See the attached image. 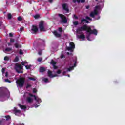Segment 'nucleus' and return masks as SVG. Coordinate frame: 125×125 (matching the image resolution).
I'll list each match as a JSON object with an SVG mask.
<instances>
[{"mask_svg":"<svg viewBox=\"0 0 125 125\" xmlns=\"http://www.w3.org/2000/svg\"><path fill=\"white\" fill-rule=\"evenodd\" d=\"M75 48V43L73 42H70L69 43V47H67L66 49L68 50V51H71L72 52L73 50Z\"/></svg>","mask_w":125,"mask_h":125,"instance_id":"1a4fd4ad","label":"nucleus"},{"mask_svg":"<svg viewBox=\"0 0 125 125\" xmlns=\"http://www.w3.org/2000/svg\"><path fill=\"white\" fill-rule=\"evenodd\" d=\"M51 64H52L54 69H57V66H55V64H56V62H55L54 61H53V60H51Z\"/></svg>","mask_w":125,"mask_h":125,"instance_id":"f3484780","label":"nucleus"},{"mask_svg":"<svg viewBox=\"0 0 125 125\" xmlns=\"http://www.w3.org/2000/svg\"><path fill=\"white\" fill-rule=\"evenodd\" d=\"M43 81L45 83H47V82H48V79L47 78H44Z\"/></svg>","mask_w":125,"mask_h":125,"instance_id":"e433bc0d","label":"nucleus"},{"mask_svg":"<svg viewBox=\"0 0 125 125\" xmlns=\"http://www.w3.org/2000/svg\"><path fill=\"white\" fill-rule=\"evenodd\" d=\"M44 71H45V70L44 69V68L43 67L40 68V72H41V73H42V72H44Z\"/></svg>","mask_w":125,"mask_h":125,"instance_id":"cd10ccee","label":"nucleus"},{"mask_svg":"<svg viewBox=\"0 0 125 125\" xmlns=\"http://www.w3.org/2000/svg\"><path fill=\"white\" fill-rule=\"evenodd\" d=\"M6 119L0 121V125H9L10 124V116H5Z\"/></svg>","mask_w":125,"mask_h":125,"instance_id":"7ed1b4c3","label":"nucleus"},{"mask_svg":"<svg viewBox=\"0 0 125 125\" xmlns=\"http://www.w3.org/2000/svg\"><path fill=\"white\" fill-rule=\"evenodd\" d=\"M62 7H63V9H64V10H65L66 11V12H69V9L68 8V5H67L66 4H64L62 5Z\"/></svg>","mask_w":125,"mask_h":125,"instance_id":"dca6fc26","label":"nucleus"},{"mask_svg":"<svg viewBox=\"0 0 125 125\" xmlns=\"http://www.w3.org/2000/svg\"><path fill=\"white\" fill-rule=\"evenodd\" d=\"M29 80H31V81H36L37 80V78L36 77H28Z\"/></svg>","mask_w":125,"mask_h":125,"instance_id":"a878e982","label":"nucleus"},{"mask_svg":"<svg viewBox=\"0 0 125 125\" xmlns=\"http://www.w3.org/2000/svg\"><path fill=\"white\" fill-rule=\"evenodd\" d=\"M85 1V0H73V2H84Z\"/></svg>","mask_w":125,"mask_h":125,"instance_id":"412c9836","label":"nucleus"},{"mask_svg":"<svg viewBox=\"0 0 125 125\" xmlns=\"http://www.w3.org/2000/svg\"><path fill=\"white\" fill-rule=\"evenodd\" d=\"M73 18H75V19H77V18H78V17L75 15H73Z\"/></svg>","mask_w":125,"mask_h":125,"instance_id":"49530a36","label":"nucleus"},{"mask_svg":"<svg viewBox=\"0 0 125 125\" xmlns=\"http://www.w3.org/2000/svg\"><path fill=\"white\" fill-rule=\"evenodd\" d=\"M86 9H88V8H89V6H86Z\"/></svg>","mask_w":125,"mask_h":125,"instance_id":"3c124183","label":"nucleus"},{"mask_svg":"<svg viewBox=\"0 0 125 125\" xmlns=\"http://www.w3.org/2000/svg\"><path fill=\"white\" fill-rule=\"evenodd\" d=\"M8 76V74L7 72H6L5 73V77H7Z\"/></svg>","mask_w":125,"mask_h":125,"instance_id":"de8ad7c7","label":"nucleus"},{"mask_svg":"<svg viewBox=\"0 0 125 125\" xmlns=\"http://www.w3.org/2000/svg\"><path fill=\"white\" fill-rule=\"evenodd\" d=\"M17 125H24V124H17Z\"/></svg>","mask_w":125,"mask_h":125,"instance_id":"864d4df0","label":"nucleus"},{"mask_svg":"<svg viewBox=\"0 0 125 125\" xmlns=\"http://www.w3.org/2000/svg\"><path fill=\"white\" fill-rule=\"evenodd\" d=\"M29 96H31L32 97L34 96V95H33V94H32L31 93H25L24 94V97H27V98L26 99L27 102H29V103H31V102H33V99H32V98H31V97H29Z\"/></svg>","mask_w":125,"mask_h":125,"instance_id":"0eeeda50","label":"nucleus"},{"mask_svg":"<svg viewBox=\"0 0 125 125\" xmlns=\"http://www.w3.org/2000/svg\"><path fill=\"white\" fill-rule=\"evenodd\" d=\"M92 28H93V27L84 25L77 29V33L81 34L82 31H86V38H87V40L88 41H93L94 38H91V34H93L94 35H95V36L97 35V30L95 29L92 30Z\"/></svg>","mask_w":125,"mask_h":125,"instance_id":"f257e3e1","label":"nucleus"},{"mask_svg":"<svg viewBox=\"0 0 125 125\" xmlns=\"http://www.w3.org/2000/svg\"><path fill=\"white\" fill-rule=\"evenodd\" d=\"M58 16L59 17H60V18H61V22L62 23H67V19H66V17L64 16V15L59 14Z\"/></svg>","mask_w":125,"mask_h":125,"instance_id":"9d476101","label":"nucleus"},{"mask_svg":"<svg viewBox=\"0 0 125 125\" xmlns=\"http://www.w3.org/2000/svg\"><path fill=\"white\" fill-rule=\"evenodd\" d=\"M82 23H83V22L84 23H86L87 24H88V21H87V20H86V19H83L81 21Z\"/></svg>","mask_w":125,"mask_h":125,"instance_id":"393cba45","label":"nucleus"},{"mask_svg":"<svg viewBox=\"0 0 125 125\" xmlns=\"http://www.w3.org/2000/svg\"><path fill=\"white\" fill-rule=\"evenodd\" d=\"M59 31L62 32V28H61V27L59 28Z\"/></svg>","mask_w":125,"mask_h":125,"instance_id":"c03bdc74","label":"nucleus"},{"mask_svg":"<svg viewBox=\"0 0 125 125\" xmlns=\"http://www.w3.org/2000/svg\"><path fill=\"white\" fill-rule=\"evenodd\" d=\"M30 32L32 34H36V33H37V32H38V27L35 25L32 26V27H31Z\"/></svg>","mask_w":125,"mask_h":125,"instance_id":"ddd939ff","label":"nucleus"},{"mask_svg":"<svg viewBox=\"0 0 125 125\" xmlns=\"http://www.w3.org/2000/svg\"><path fill=\"white\" fill-rule=\"evenodd\" d=\"M15 69L17 73H23V71H21V70H23V66H22L21 64L16 63Z\"/></svg>","mask_w":125,"mask_h":125,"instance_id":"6e6552de","label":"nucleus"},{"mask_svg":"<svg viewBox=\"0 0 125 125\" xmlns=\"http://www.w3.org/2000/svg\"><path fill=\"white\" fill-rule=\"evenodd\" d=\"M34 17L35 19H38V18H40V15H36L34 16Z\"/></svg>","mask_w":125,"mask_h":125,"instance_id":"c756f323","label":"nucleus"},{"mask_svg":"<svg viewBox=\"0 0 125 125\" xmlns=\"http://www.w3.org/2000/svg\"><path fill=\"white\" fill-rule=\"evenodd\" d=\"M34 96L35 100L36 101L37 104H40V103L42 102V100H41V99H40V98H39L38 96Z\"/></svg>","mask_w":125,"mask_h":125,"instance_id":"2eb2a0df","label":"nucleus"},{"mask_svg":"<svg viewBox=\"0 0 125 125\" xmlns=\"http://www.w3.org/2000/svg\"><path fill=\"white\" fill-rule=\"evenodd\" d=\"M21 64L23 66H25V68H26V70H30V69H31V68L32 67L31 65H27L28 62H27V61H26L22 62H21Z\"/></svg>","mask_w":125,"mask_h":125,"instance_id":"9b49d317","label":"nucleus"},{"mask_svg":"<svg viewBox=\"0 0 125 125\" xmlns=\"http://www.w3.org/2000/svg\"><path fill=\"white\" fill-rule=\"evenodd\" d=\"M38 54H39V55H42V53H41L40 52H39L38 53Z\"/></svg>","mask_w":125,"mask_h":125,"instance_id":"603ef678","label":"nucleus"},{"mask_svg":"<svg viewBox=\"0 0 125 125\" xmlns=\"http://www.w3.org/2000/svg\"><path fill=\"white\" fill-rule=\"evenodd\" d=\"M10 93L7 89H5L0 93V101H5L9 98Z\"/></svg>","mask_w":125,"mask_h":125,"instance_id":"f03ea898","label":"nucleus"},{"mask_svg":"<svg viewBox=\"0 0 125 125\" xmlns=\"http://www.w3.org/2000/svg\"><path fill=\"white\" fill-rule=\"evenodd\" d=\"M11 50H12V49H11V48H6L4 50V52H9L10 51H11Z\"/></svg>","mask_w":125,"mask_h":125,"instance_id":"b1692460","label":"nucleus"},{"mask_svg":"<svg viewBox=\"0 0 125 125\" xmlns=\"http://www.w3.org/2000/svg\"><path fill=\"white\" fill-rule=\"evenodd\" d=\"M68 77H70V75L69 74L68 75Z\"/></svg>","mask_w":125,"mask_h":125,"instance_id":"4d7b16f0","label":"nucleus"},{"mask_svg":"<svg viewBox=\"0 0 125 125\" xmlns=\"http://www.w3.org/2000/svg\"><path fill=\"white\" fill-rule=\"evenodd\" d=\"M96 19H97V20L100 19V16H98V17L96 18Z\"/></svg>","mask_w":125,"mask_h":125,"instance_id":"09e8293b","label":"nucleus"},{"mask_svg":"<svg viewBox=\"0 0 125 125\" xmlns=\"http://www.w3.org/2000/svg\"><path fill=\"white\" fill-rule=\"evenodd\" d=\"M31 86V85L28 84L27 86V88H28V87H30Z\"/></svg>","mask_w":125,"mask_h":125,"instance_id":"8fccbe9b","label":"nucleus"},{"mask_svg":"<svg viewBox=\"0 0 125 125\" xmlns=\"http://www.w3.org/2000/svg\"><path fill=\"white\" fill-rule=\"evenodd\" d=\"M24 27H21L20 28V31H21V32H22V31H24Z\"/></svg>","mask_w":125,"mask_h":125,"instance_id":"58836bf2","label":"nucleus"},{"mask_svg":"<svg viewBox=\"0 0 125 125\" xmlns=\"http://www.w3.org/2000/svg\"><path fill=\"white\" fill-rule=\"evenodd\" d=\"M18 106H19V107H20V108H21V109L22 110H26V106H25V105H21V104H18Z\"/></svg>","mask_w":125,"mask_h":125,"instance_id":"6ab92c4d","label":"nucleus"},{"mask_svg":"<svg viewBox=\"0 0 125 125\" xmlns=\"http://www.w3.org/2000/svg\"><path fill=\"white\" fill-rule=\"evenodd\" d=\"M14 112L15 115H16L17 116H19L21 114V111L20 110L17 109V108H16V107H15L14 108Z\"/></svg>","mask_w":125,"mask_h":125,"instance_id":"4468645a","label":"nucleus"},{"mask_svg":"<svg viewBox=\"0 0 125 125\" xmlns=\"http://www.w3.org/2000/svg\"><path fill=\"white\" fill-rule=\"evenodd\" d=\"M9 37H13V33H10L9 34Z\"/></svg>","mask_w":125,"mask_h":125,"instance_id":"a19ab883","label":"nucleus"},{"mask_svg":"<svg viewBox=\"0 0 125 125\" xmlns=\"http://www.w3.org/2000/svg\"><path fill=\"white\" fill-rule=\"evenodd\" d=\"M37 92V89L36 88L33 89V93H36Z\"/></svg>","mask_w":125,"mask_h":125,"instance_id":"37998d69","label":"nucleus"},{"mask_svg":"<svg viewBox=\"0 0 125 125\" xmlns=\"http://www.w3.org/2000/svg\"><path fill=\"white\" fill-rule=\"evenodd\" d=\"M86 19H87V20H91V19L89 18V17H86Z\"/></svg>","mask_w":125,"mask_h":125,"instance_id":"79ce46f5","label":"nucleus"},{"mask_svg":"<svg viewBox=\"0 0 125 125\" xmlns=\"http://www.w3.org/2000/svg\"><path fill=\"white\" fill-rule=\"evenodd\" d=\"M5 72V68H2V75H3V74H4Z\"/></svg>","mask_w":125,"mask_h":125,"instance_id":"ea45409f","label":"nucleus"},{"mask_svg":"<svg viewBox=\"0 0 125 125\" xmlns=\"http://www.w3.org/2000/svg\"><path fill=\"white\" fill-rule=\"evenodd\" d=\"M64 57H65V56H64L63 54H62L61 56V58H64Z\"/></svg>","mask_w":125,"mask_h":125,"instance_id":"a18cd8bd","label":"nucleus"},{"mask_svg":"<svg viewBox=\"0 0 125 125\" xmlns=\"http://www.w3.org/2000/svg\"><path fill=\"white\" fill-rule=\"evenodd\" d=\"M17 84L20 87H22L25 83V78L23 77L20 78L16 82Z\"/></svg>","mask_w":125,"mask_h":125,"instance_id":"39448f33","label":"nucleus"},{"mask_svg":"<svg viewBox=\"0 0 125 125\" xmlns=\"http://www.w3.org/2000/svg\"><path fill=\"white\" fill-rule=\"evenodd\" d=\"M67 54H69V53H67Z\"/></svg>","mask_w":125,"mask_h":125,"instance_id":"052dcab7","label":"nucleus"},{"mask_svg":"<svg viewBox=\"0 0 125 125\" xmlns=\"http://www.w3.org/2000/svg\"><path fill=\"white\" fill-rule=\"evenodd\" d=\"M35 108H38L39 107V105H35Z\"/></svg>","mask_w":125,"mask_h":125,"instance_id":"5fc2aeb1","label":"nucleus"},{"mask_svg":"<svg viewBox=\"0 0 125 125\" xmlns=\"http://www.w3.org/2000/svg\"><path fill=\"white\" fill-rule=\"evenodd\" d=\"M76 64H77V62H75L74 66L70 67L69 68H68L67 71L68 72H70L72 70H74V67H76Z\"/></svg>","mask_w":125,"mask_h":125,"instance_id":"4be33fe9","label":"nucleus"},{"mask_svg":"<svg viewBox=\"0 0 125 125\" xmlns=\"http://www.w3.org/2000/svg\"><path fill=\"white\" fill-rule=\"evenodd\" d=\"M19 54L21 55L22 54H23V50H22L21 49L19 50Z\"/></svg>","mask_w":125,"mask_h":125,"instance_id":"473e14b6","label":"nucleus"},{"mask_svg":"<svg viewBox=\"0 0 125 125\" xmlns=\"http://www.w3.org/2000/svg\"><path fill=\"white\" fill-rule=\"evenodd\" d=\"M102 8L100 7V6H97L95 7V9L94 10V11L92 12L90 14V16L91 17H94L95 15H98L99 14V10L101 9Z\"/></svg>","mask_w":125,"mask_h":125,"instance_id":"20e7f679","label":"nucleus"},{"mask_svg":"<svg viewBox=\"0 0 125 125\" xmlns=\"http://www.w3.org/2000/svg\"><path fill=\"white\" fill-rule=\"evenodd\" d=\"M4 81L6 83H11V81H9L8 79H5Z\"/></svg>","mask_w":125,"mask_h":125,"instance_id":"4c0bfd02","label":"nucleus"},{"mask_svg":"<svg viewBox=\"0 0 125 125\" xmlns=\"http://www.w3.org/2000/svg\"><path fill=\"white\" fill-rule=\"evenodd\" d=\"M49 2L50 3L52 2V0H49Z\"/></svg>","mask_w":125,"mask_h":125,"instance_id":"6e6d98bb","label":"nucleus"},{"mask_svg":"<svg viewBox=\"0 0 125 125\" xmlns=\"http://www.w3.org/2000/svg\"><path fill=\"white\" fill-rule=\"evenodd\" d=\"M61 74V70H59L57 71V72L55 74V75L52 74V72L50 71H48V76L50 77V78H54V77H58V75H60Z\"/></svg>","mask_w":125,"mask_h":125,"instance_id":"423d86ee","label":"nucleus"},{"mask_svg":"<svg viewBox=\"0 0 125 125\" xmlns=\"http://www.w3.org/2000/svg\"><path fill=\"white\" fill-rule=\"evenodd\" d=\"M42 60V58H39L37 59V61H38V62H41V61Z\"/></svg>","mask_w":125,"mask_h":125,"instance_id":"f704fd0d","label":"nucleus"},{"mask_svg":"<svg viewBox=\"0 0 125 125\" xmlns=\"http://www.w3.org/2000/svg\"><path fill=\"white\" fill-rule=\"evenodd\" d=\"M4 60H5V61H8V60H9V58L8 56H6L4 57Z\"/></svg>","mask_w":125,"mask_h":125,"instance_id":"c85d7f7f","label":"nucleus"},{"mask_svg":"<svg viewBox=\"0 0 125 125\" xmlns=\"http://www.w3.org/2000/svg\"><path fill=\"white\" fill-rule=\"evenodd\" d=\"M15 47H16V48H18V47H21V46H20V45H18V43H15Z\"/></svg>","mask_w":125,"mask_h":125,"instance_id":"2f4dec72","label":"nucleus"},{"mask_svg":"<svg viewBox=\"0 0 125 125\" xmlns=\"http://www.w3.org/2000/svg\"><path fill=\"white\" fill-rule=\"evenodd\" d=\"M18 61H19V58L18 57L16 56L14 60V62H18Z\"/></svg>","mask_w":125,"mask_h":125,"instance_id":"bb28decb","label":"nucleus"},{"mask_svg":"<svg viewBox=\"0 0 125 125\" xmlns=\"http://www.w3.org/2000/svg\"><path fill=\"white\" fill-rule=\"evenodd\" d=\"M10 43H8V46H10V45H12V44H11V43H13V42H14V39H10Z\"/></svg>","mask_w":125,"mask_h":125,"instance_id":"5701e85b","label":"nucleus"},{"mask_svg":"<svg viewBox=\"0 0 125 125\" xmlns=\"http://www.w3.org/2000/svg\"><path fill=\"white\" fill-rule=\"evenodd\" d=\"M78 38H79V39H82V41H84V39H85V36L84 34H81L79 36H78Z\"/></svg>","mask_w":125,"mask_h":125,"instance_id":"a211bd4d","label":"nucleus"},{"mask_svg":"<svg viewBox=\"0 0 125 125\" xmlns=\"http://www.w3.org/2000/svg\"><path fill=\"white\" fill-rule=\"evenodd\" d=\"M65 73H66V72H64V73H63V75H64V74H65Z\"/></svg>","mask_w":125,"mask_h":125,"instance_id":"13d9d810","label":"nucleus"},{"mask_svg":"<svg viewBox=\"0 0 125 125\" xmlns=\"http://www.w3.org/2000/svg\"><path fill=\"white\" fill-rule=\"evenodd\" d=\"M0 25H1V24H0Z\"/></svg>","mask_w":125,"mask_h":125,"instance_id":"bf43d9fd","label":"nucleus"},{"mask_svg":"<svg viewBox=\"0 0 125 125\" xmlns=\"http://www.w3.org/2000/svg\"><path fill=\"white\" fill-rule=\"evenodd\" d=\"M23 20V18L22 17H18V20L19 21H21V20Z\"/></svg>","mask_w":125,"mask_h":125,"instance_id":"72a5a7b5","label":"nucleus"},{"mask_svg":"<svg viewBox=\"0 0 125 125\" xmlns=\"http://www.w3.org/2000/svg\"><path fill=\"white\" fill-rule=\"evenodd\" d=\"M39 29L40 31H45V28H44V22L42 21H41L39 23Z\"/></svg>","mask_w":125,"mask_h":125,"instance_id":"f8f14e48","label":"nucleus"},{"mask_svg":"<svg viewBox=\"0 0 125 125\" xmlns=\"http://www.w3.org/2000/svg\"><path fill=\"white\" fill-rule=\"evenodd\" d=\"M7 17H8V19H11V17H12L11 14L9 13L8 14Z\"/></svg>","mask_w":125,"mask_h":125,"instance_id":"7c9ffc66","label":"nucleus"},{"mask_svg":"<svg viewBox=\"0 0 125 125\" xmlns=\"http://www.w3.org/2000/svg\"><path fill=\"white\" fill-rule=\"evenodd\" d=\"M73 24L74 25H75V26H77V25H78V24H79V22L78 21H74L73 22Z\"/></svg>","mask_w":125,"mask_h":125,"instance_id":"c9c22d12","label":"nucleus"},{"mask_svg":"<svg viewBox=\"0 0 125 125\" xmlns=\"http://www.w3.org/2000/svg\"><path fill=\"white\" fill-rule=\"evenodd\" d=\"M53 34L55 36V37H57V38H59L61 36L60 34L57 33L56 31H54L53 32Z\"/></svg>","mask_w":125,"mask_h":125,"instance_id":"aec40b11","label":"nucleus"}]
</instances>
